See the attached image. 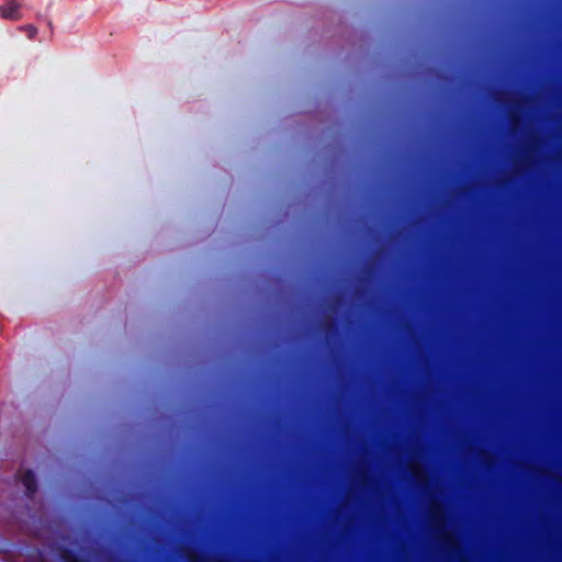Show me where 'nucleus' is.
Masks as SVG:
<instances>
[{
    "label": "nucleus",
    "instance_id": "obj_1",
    "mask_svg": "<svg viewBox=\"0 0 562 562\" xmlns=\"http://www.w3.org/2000/svg\"><path fill=\"white\" fill-rule=\"evenodd\" d=\"M21 4L16 1H9L0 5V18L10 21H19Z\"/></svg>",
    "mask_w": 562,
    "mask_h": 562
},
{
    "label": "nucleus",
    "instance_id": "obj_2",
    "mask_svg": "<svg viewBox=\"0 0 562 562\" xmlns=\"http://www.w3.org/2000/svg\"><path fill=\"white\" fill-rule=\"evenodd\" d=\"M21 482L25 487V494L27 497H33L37 491V482L35 474L32 470H25L22 474Z\"/></svg>",
    "mask_w": 562,
    "mask_h": 562
},
{
    "label": "nucleus",
    "instance_id": "obj_3",
    "mask_svg": "<svg viewBox=\"0 0 562 562\" xmlns=\"http://www.w3.org/2000/svg\"><path fill=\"white\" fill-rule=\"evenodd\" d=\"M59 555L63 562H86L76 551L68 548H63Z\"/></svg>",
    "mask_w": 562,
    "mask_h": 562
},
{
    "label": "nucleus",
    "instance_id": "obj_4",
    "mask_svg": "<svg viewBox=\"0 0 562 562\" xmlns=\"http://www.w3.org/2000/svg\"><path fill=\"white\" fill-rule=\"evenodd\" d=\"M19 31L24 32L30 40L35 38L38 31L37 27L33 24H25L19 27Z\"/></svg>",
    "mask_w": 562,
    "mask_h": 562
},
{
    "label": "nucleus",
    "instance_id": "obj_5",
    "mask_svg": "<svg viewBox=\"0 0 562 562\" xmlns=\"http://www.w3.org/2000/svg\"><path fill=\"white\" fill-rule=\"evenodd\" d=\"M47 26L50 29V32L53 33L54 26L52 20H47Z\"/></svg>",
    "mask_w": 562,
    "mask_h": 562
},
{
    "label": "nucleus",
    "instance_id": "obj_6",
    "mask_svg": "<svg viewBox=\"0 0 562 562\" xmlns=\"http://www.w3.org/2000/svg\"><path fill=\"white\" fill-rule=\"evenodd\" d=\"M336 328L334 324L328 325V329Z\"/></svg>",
    "mask_w": 562,
    "mask_h": 562
}]
</instances>
